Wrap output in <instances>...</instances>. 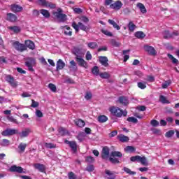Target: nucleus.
Wrapping results in <instances>:
<instances>
[{"label": "nucleus", "mask_w": 179, "mask_h": 179, "mask_svg": "<svg viewBox=\"0 0 179 179\" xmlns=\"http://www.w3.org/2000/svg\"><path fill=\"white\" fill-rule=\"evenodd\" d=\"M40 13H41V15H43V16H44V17H46V18H48L50 17V16H51V15L50 14V12H48V10L45 9H41L40 10Z\"/></svg>", "instance_id": "obj_33"}, {"label": "nucleus", "mask_w": 179, "mask_h": 179, "mask_svg": "<svg viewBox=\"0 0 179 179\" xmlns=\"http://www.w3.org/2000/svg\"><path fill=\"white\" fill-rule=\"evenodd\" d=\"M85 162L87 163H90V164L94 163V158L92 156H87L85 159Z\"/></svg>", "instance_id": "obj_51"}, {"label": "nucleus", "mask_w": 179, "mask_h": 179, "mask_svg": "<svg viewBox=\"0 0 179 179\" xmlns=\"http://www.w3.org/2000/svg\"><path fill=\"white\" fill-rule=\"evenodd\" d=\"M64 143H66V145H68L69 146L73 153H76V152H78V144L76 143V141H69L67 139H65Z\"/></svg>", "instance_id": "obj_3"}, {"label": "nucleus", "mask_w": 179, "mask_h": 179, "mask_svg": "<svg viewBox=\"0 0 179 179\" xmlns=\"http://www.w3.org/2000/svg\"><path fill=\"white\" fill-rule=\"evenodd\" d=\"M86 171H88L89 173H92V171H94V165H88L86 167Z\"/></svg>", "instance_id": "obj_57"}, {"label": "nucleus", "mask_w": 179, "mask_h": 179, "mask_svg": "<svg viewBox=\"0 0 179 179\" xmlns=\"http://www.w3.org/2000/svg\"><path fill=\"white\" fill-rule=\"evenodd\" d=\"M150 124L152 125V127H159V121L156 120H152L150 122Z\"/></svg>", "instance_id": "obj_61"}, {"label": "nucleus", "mask_w": 179, "mask_h": 179, "mask_svg": "<svg viewBox=\"0 0 179 179\" xmlns=\"http://www.w3.org/2000/svg\"><path fill=\"white\" fill-rule=\"evenodd\" d=\"M101 157L103 159V160H108V159L110 158V148L108 147L104 146L102 148Z\"/></svg>", "instance_id": "obj_5"}, {"label": "nucleus", "mask_w": 179, "mask_h": 179, "mask_svg": "<svg viewBox=\"0 0 179 179\" xmlns=\"http://www.w3.org/2000/svg\"><path fill=\"white\" fill-rule=\"evenodd\" d=\"M48 87L50 89L51 92H53V93L57 92V86H55V85L52 83H49Z\"/></svg>", "instance_id": "obj_44"}, {"label": "nucleus", "mask_w": 179, "mask_h": 179, "mask_svg": "<svg viewBox=\"0 0 179 179\" xmlns=\"http://www.w3.org/2000/svg\"><path fill=\"white\" fill-rule=\"evenodd\" d=\"M134 36L137 38H145V37H146V35L143 31H137L135 33Z\"/></svg>", "instance_id": "obj_34"}, {"label": "nucleus", "mask_w": 179, "mask_h": 179, "mask_svg": "<svg viewBox=\"0 0 179 179\" xmlns=\"http://www.w3.org/2000/svg\"><path fill=\"white\" fill-rule=\"evenodd\" d=\"M74 122L76 125H77V127H79L80 128H83V127L86 125V123L85 122V121L82 120V119H77Z\"/></svg>", "instance_id": "obj_24"}, {"label": "nucleus", "mask_w": 179, "mask_h": 179, "mask_svg": "<svg viewBox=\"0 0 179 179\" xmlns=\"http://www.w3.org/2000/svg\"><path fill=\"white\" fill-rule=\"evenodd\" d=\"M123 170L124 173H127V174H129V176H135V174H136V171H131V169L127 167H124Z\"/></svg>", "instance_id": "obj_40"}, {"label": "nucleus", "mask_w": 179, "mask_h": 179, "mask_svg": "<svg viewBox=\"0 0 179 179\" xmlns=\"http://www.w3.org/2000/svg\"><path fill=\"white\" fill-rule=\"evenodd\" d=\"M105 174H106V176H108V177H107L108 179H115L117 177L115 176V172H114L113 171H110L108 169L105 170Z\"/></svg>", "instance_id": "obj_20"}, {"label": "nucleus", "mask_w": 179, "mask_h": 179, "mask_svg": "<svg viewBox=\"0 0 179 179\" xmlns=\"http://www.w3.org/2000/svg\"><path fill=\"white\" fill-rule=\"evenodd\" d=\"M92 72L93 75H95V76H99V75H100V70L99 69V67L97 66H94L92 68Z\"/></svg>", "instance_id": "obj_35"}, {"label": "nucleus", "mask_w": 179, "mask_h": 179, "mask_svg": "<svg viewBox=\"0 0 179 179\" xmlns=\"http://www.w3.org/2000/svg\"><path fill=\"white\" fill-rule=\"evenodd\" d=\"M110 8L115 10H120V9L122 8V2H121V1H116L115 3L110 5Z\"/></svg>", "instance_id": "obj_11"}, {"label": "nucleus", "mask_w": 179, "mask_h": 179, "mask_svg": "<svg viewBox=\"0 0 179 179\" xmlns=\"http://www.w3.org/2000/svg\"><path fill=\"white\" fill-rule=\"evenodd\" d=\"M140 163H141L143 166H148V159L145 157H141Z\"/></svg>", "instance_id": "obj_49"}, {"label": "nucleus", "mask_w": 179, "mask_h": 179, "mask_svg": "<svg viewBox=\"0 0 179 179\" xmlns=\"http://www.w3.org/2000/svg\"><path fill=\"white\" fill-rule=\"evenodd\" d=\"M38 2L39 3V5H41L42 6H47L48 5V2L45 0H38Z\"/></svg>", "instance_id": "obj_62"}, {"label": "nucleus", "mask_w": 179, "mask_h": 179, "mask_svg": "<svg viewBox=\"0 0 179 179\" xmlns=\"http://www.w3.org/2000/svg\"><path fill=\"white\" fill-rule=\"evenodd\" d=\"M100 78L102 79H110V74L107 72L100 73H99Z\"/></svg>", "instance_id": "obj_42"}, {"label": "nucleus", "mask_w": 179, "mask_h": 179, "mask_svg": "<svg viewBox=\"0 0 179 179\" xmlns=\"http://www.w3.org/2000/svg\"><path fill=\"white\" fill-rule=\"evenodd\" d=\"M109 111L110 114L113 115L114 117H117V118H121V117H127L128 115V111L123 110L119 107L112 106L109 108Z\"/></svg>", "instance_id": "obj_1"}, {"label": "nucleus", "mask_w": 179, "mask_h": 179, "mask_svg": "<svg viewBox=\"0 0 179 179\" xmlns=\"http://www.w3.org/2000/svg\"><path fill=\"white\" fill-rule=\"evenodd\" d=\"M87 46L89 48H91L92 50H94V48H97L98 45L96 42H91L87 44Z\"/></svg>", "instance_id": "obj_46"}, {"label": "nucleus", "mask_w": 179, "mask_h": 179, "mask_svg": "<svg viewBox=\"0 0 179 179\" xmlns=\"http://www.w3.org/2000/svg\"><path fill=\"white\" fill-rule=\"evenodd\" d=\"M6 81L8 82L12 86V87H17V81L13 78V76L10 75H7L6 76Z\"/></svg>", "instance_id": "obj_6"}, {"label": "nucleus", "mask_w": 179, "mask_h": 179, "mask_svg": "<svg viewBox=\"0 0 179 179\" xmlns=\"http://www.w3.org/2000/svg\"><path fill=\"white\" fill-rule=\"evenodd\" d=\"M72 52L74 55H76V58H80L83 55L82 50H80L79 48H73Z\"/></svg>", "instance_id": "obj_14"}, {"label": "nucleus", "mask_w": 179, "mask_h": 179, "mask_svg": "<svg viewBox=\"0 0 179 179\" xmlns=\"http://www.w3.org/2000/svg\"><path fill=\"white\" fill-rule=\"evenodd\" d=\"M6 20L11 22V23H15L17 20V16L12 13H7Z\"/></svg>", "instance_id": "obj_13"}, {"label": "nucleus", "mask_w": 179, "mask_h": 179, "mask_svg": "<svg viewBox=\"0 0 179 179\" xmlns=\"http://www.w3.org/2000/svg\"><path fill=\"white\" fill-rule=\"evenodd\" d=\"M68 177H69V179H78V177L76 176V175L72 171L68 173Z\"/></svg>", "instance_id": "obj_54"}, {"label": "nucleus", "mask_w": 179, "mask_h": 179, "mask_svg": "<svg viewBox=\"0 0 179 179\" xmlns=\"http://www.w3.org/2000/svg\"><path fill=\"white\" fill-rule=\"evenodd\" d=\"M12 45L13 47L16 50V51H19L20 52H23V51H26V50H27L26 45L20 43L17 41H15Z\"/></svg>", "instance_id": "obj_2"}, {"label": "nucleus", "mask_w": 179, "mask_h": 179, "mask_svg": "<svg viewBox=\"0 0 179 179\" xmlns=\"http://www.w3.org/2000/svg\"><path fill=\"white\" fill-rule=\"evenodd\" d=\"M99 62L103 65V66L107 67L108 66V58L106 56H101L99 57Z\"/></svg>", "instance_id": "obj_15"}, {"label": "nucleus", "mask_w": 179, "mask_h": 179, "mask_svg": "<svg viewBox=\"0 0 179 179\" xmlns=\"http://www.w3.org/2000/svg\"><path fill=\"white\" fill-rule=\"evenodd\" d=\"M173 135H174V131H173V130H170L165 134V136L166 138H171V136H173Z\"/></svg>", "instance_id": "obj_59"}, {"label": "nucleus", "mask_w": 179, "mask_h": 179, "mask_svg": "<svg viewBox=\"0 0 179 179\" xmlns=\"http://www.w3.org/2000/svg\"><path fill=\"white\" fill-rule=\"evenodd\" d=\"M141 156L139 155H136V156H133V157H131L130 158V160L131 162H141Z\"/></svg>", "instance_id": "obj_50"}, {"label": "nucleus", "mask_w": 179, "mask_h": 179, "mask_svg": "<svg viewBox=\"0 0 179 179\" xmlns=\"http://www.w3.org/2000/svg\"><path fill=\"white\" fill-rule=\"evenodd\" d=\"M137 8L140 9L141 13H146V12H148V10H146V7H145V5H143V3H138Z\"/></svg>", "instance_id": "obj_27"}, {"label": "nucleus", "mask_w": 179, "mask_h": 179, "mask_svg": "<svg viewBox=\"0 0 179 179\" xmlns=\"http://www.w3.org/2000/svg\"><path fill=\"white\" fill-rule=\"evenodd\" d=\"M136 150V148L132 145H128L124 148V151L127 153H134Z\"/></svg>", "instance_id": "obj_30"}, {"label": "nucleus", "mask_w": 179, "mask_h": 179, "mask_svg": "<svg viewBox=\"0 0 179 179\" xmlns=\"http://www.w3.org/2000/svg\"><path fill=\"white\" fill-rule=\"evenodd\" d=\"M78 26L80 30H83V31H87L89 30V27L83 24L82 22H78Z\"/></svg>", "instance_id": "obj_41"}, {"label": "nucleus", "mask_w": 179, "mask_h": 179, "mask_svg": "<svg viewBox=\"0 0 179 179\" xmlns=\"http://www.w3.org/2000/svg\"><path fill=\"white\" fill-rule=\"evenodd\" d=\"M45 148L47 149H55V148H57V144H54L52 143H45Z\"/></svg>", "instance_id": "obj_39"}, {"label": "nucleus", "mask_w": 179, "mask_h": 179, "mask_svg": "<svg viewBox=\"0 0 179 179\" xmlns=\"http://www.w3.org/2000/svg\"><path fill=\"white\" fill-rule=\"evenodd\" d=\"M60 29H62V30H64V29H66V30H64V32L65 36H69V37L72 36V29L68 25L62 26Z\"/></svg>", "instance_id": "obj_16"}, {"label": "nucleus", "mask_w": 179, "mask_h": 179, "mask_svg": "<svg viewBox=\"0 0 179 179\" xmlns=\"http://www.w3.org/2000/svg\"><path fill=\"white\" fill-rule=\"evenodd\" d=\"M138 87H139V89H146V83H142V82H140V83H138Z\"/></svg>", "instance_id": "obj_55"}, {"label": "nucleus", "mask_w": 179, "mask_h": 179, "mask_svg": "<svg viewBox=\"0 0 179 179\" xmlns=\"http://www.w3.org/2000/svg\"><path fill=\"white\" fill-rule=\"evenodd\" d=\"M117 139H119L120 142H128L129 141V137L121 134L117 136Z\"/></svg>", "instance_id": "obj_29"}, {"label": "nucleus", "mask_w": 179, "mask_h": 179, "mask_svg": "<svg viewBox=\"0 0 179 179\" xmlns=\"http://www.w3.org/2000/svg\"><path fill=\"white\" fill-rule=\"evenodd\" d=\"M117 101L120 104H122V106H128L129 104V100H128V97L125 96H119Z\"/></svg>", "instance_id": "obj_10"}, {"label": "nucleus", "mask_w": 179, "mask_h": 179, "mask_svg": "<svg viewBox=\"0 0 179 179\" xmlns=\"http://www.w3.org/2000/svg\"><path fill=\"white\" fill-rule=\"evenodd\" d=\"M109 162L112 163V164H120V159H118L116 157H109Z\"/></svg>", "instance_id": "obj_37"}, {"label": "nucleus", "mask_w": 179, "mask_h": 179, "mask_svg": "<svg viewBox=\"0 0 179 179\" xmlns=\"http://www.w3.org/2000/svg\"><path fill=\"white\" fill-rule=\"evenodd\" d=\"M54 15L57 19H60L61 22H65V20H66V15L62 14V8H58L57 12H55Z\"/></svg>", "instance_id": "obj_8"}, {"label": "nucleus", "mask_w": 179, "mask_h": 179, "mask_svg": "<svg viewBox=\"0 0 179 179\" xmlns=\"http://www.w3.org/2000/svg\"><path fill=\"white\" fill-rule=\"evenodd\" d=\"M167 56L172 61L173 64H178V59H176L173 55L168 54Z\"/></svg>", "instance_id": "obj_45"}, {"label": "nucleus", "mask_w": 179, "mask_h": 179, "mask_svg": "<svg viewBox=\"0 0 179 179\" xmlns=\"http://www.w3.org/2000/svg\"><path fill=\"white\" fill-rule=\"evenodd\" d=\"M108 120V117L107 116L102 115H99L98 117V121L99 122L103 123V122H106Z\"/></svg>", "instance_id": "obj_31"}, {"label": "nucleus", "mask_w": 179, "mask_h": 179, "mask_svg": "<svg viewBox=\"0 0 179 179\" xmlns=\"http://www.w3.org/2000/svg\"><path fill=\"white\" fill-rule=\"evenodd\" d=\"M164 38H171V34L169 31H164Z\"/></svg>", "instance_id": "obj_53"}, {"label": "nucleus", "mask_w": 179, "mask_h": 179, "mask_svg": "<svg viewBox=\"0 0 179 179\" xmlns=\"http://www.w3.org/2000/svg\"><path fill=\"white\" fill-rule=\"evenodd\" d=\"M11 10L14 12V13H17L19 12H22L23 10V7L17 5V4H13L11 5Z\"/></svg>", "instance_id": "obj_18"}, {"label": "nucleus", "mask_w": 179, "mask_h": 179, "mask_svg": "<svg viewBox=\"0 0 179 179\" xmlns=\"http://www.w3.org/2000/svg\"><path fill=\"white\" fill-rule=\"evenodd\" d=\"M145 50L150 54V55H156V50L155 48L149 45L144 46Z\"/></svg>", "instance_id": "obj_17"}, {"label": "nucleus", "mask_w": 179, "mask_h": 179, "mask_svg": "<svg viewBox=\"0 0 179 179\" xmlns=\"http://www.w3.org/2000/svg\"><path fill=\"white\" fill-rule=\"evenodd\" d=\"M26 148H27V144L24 143H21L18 145V149H20V152H22V153L24 152V150H26Z\"/></svg>", "instance_id": "obj_38"}, {"label": "nucleus", "mask_w": 179, "mask_h": 179, "mask_svg": "<svg viewBox=\"0 0 179 179\" xmlns=\"http://www.w3.org/2000/svg\"><path fill=\"white\" fill-rule=\"evenodd\" d=\"M159 101H161V103L163 104H170V101L167 100V98H166L164 95H161L159 96Z\"/></svg>", "instance_id": "obj_32"}, {"label": "nucleus", "mask_w": 179, "mask_h": 179, "mask_svg": "<svg viewBox=\"0 0 179 179\" xmlns=\"http://www.w3.org/2000/svg\"><path fill=\"white\" fill-rule=\"evenodd\" d=\"M92 96L93 95L92 94V92H88L86 93L85 98L86 100H90V99H92Z\"/></svg>", "instance_id": "obj_64"}, {"label": "nucleus", "mask_w": 179, "mask_h": 179, "mask_svg": "<svg viewBox=\"0 0 179 179\" xmlns=\"http://www.w3.org/2000/svg\"><path fill=\"white\" fill-rule=\"evenodd\" d=\"M34 167L38 170L41 173H45V166L43 164H34Z\"/></svg>", "instance_id": "obj_19"}, {"label": "nucleus", "mask_w": 179, "mask_h": 179, "mask_svg": "<svg viewBox=\"0 0 179 179\" xmlns=\"http://www.w3.org/2000/svg\"><path fill=\"white\" fill-rule=\"evenodd\" d=\"M31 129L29 128H26L24 130H23L21 133H20V138H26L29 136V134H31Z\"/></svg>", "instance_id": "obj_22"}, {"label": "nucleus", "mask_w": 179, "mask_h": 179, "mask_svg": "<svg viewBox=\"0 0 179 179\" xmlns=\"http://www.w3.org/2000/svg\"><path fill=\"white\" fill-rule=\"evenodd\" d=\"M127 121H128L129 122H132L133 124H138V119L134 117H129L127 119Z\"/></svg>", "instance_id": "obj_47"}, {"label": "nucleus", "mask_w": 179, "mask_h": 179, "mask_svg": "<svg viewBox=\"0 0 179 179\" xmlns=\"http://www.w3.org/2000/svg\"><path fill=\"white\" fill-rule=\"evenodd\" d=\"M25 47L29 48V50H34V48H36V45H34V42L27 40L25 41Z\"/></svg>", "instance_id": "obj_23"}, {"label": "nucleus", "mask_w": 179, "mask_h": 179, "mask_svg": "<svg viewBox=\"0 0 179 179\" xmlns=\"http://www.w3.org/2000/svg\"><path fill=\"white\" fill-rule=\"evenodd\" d=\"M70 68H73L74 71H77L78 66H76V62H75V60H71L70 62Z\"/></svg>", "instance_id": "obj_52"}, {"label": "nucleus", "mask_w": 179, "mask_h": 179, "mask_svg": "<svg viewBox=\"0 0 179 179\" xmlns=\"http://www.w3.org/2000/svg\"><path fill=\"white\" fill-rule=\"evenodd\" d=\"M77 139H78L80 142H82L85 139V133L79 134L77 136Z\"/></svg>", "instance_id": "obj_60"}, {"label": "nucleus", "mask_w": 179, "mask_h": 179, "mask_svg": "<svg viewBox=\"0 0 179 179\" xmlns=\"http://www.w3.org/2000/svg\"><path fill=\"white\" fill-rule=\"evenodd\" d=\"M8 170L10 173H18L19 174H22V173H23V169L22 166H17L16 165L11 166Z\"/></svg>", "instance_id": "obj_9"}, {"label": "nucleus", "mask_w": 179, "mask_h": 179, "mask_svg": "<svg viewBox=\"0 0 179 179\" xmlns=\"http://www.w3.org/2000/svg\"><path fill=\"white\" fill-rule=\"evenodd\" d=\"M76 61L78 62L79 66H82L83 68H85L87 69V62L85 61V59L82 57H76Z\"/></svg>", "instance_id": "obj_12"}, {"label": "nucleus", "mask_w": 179, "mask_h": 179, "mask_svg": "<svg viewBox=\"0 0 179 179\" xmlns=\"http://www.w3.org/2000/svg\"><path fill=\"white\" fill-rule=\"evenodd\" d=\"M9 30H11L12 31H13V33H15V34H17L19 33H20V27H17V26H13V27H8Z\"/></svg>", "instance_id": "obj_28"}, {"label": "nucleus", "mask_w": 179, "mask_h": 179, "mask_svg": "<svg viewBox=\"0 0 179 179\" xmlns=\"http://www.w3.org/2000/svg\"><path fill=\"white\" fill-rule=\"evenodd\" d=\"M101 31L103 33V34H105V36H107L108 37H113V33L110 32L107 29H101Z\"/></svg>", "instance_id": "obj_48"}, {"label": "nucleus", "mask_w": 179, "mask_h": 179, "mask_svg": "<svg viewBox=\"0 0 179 179\" xmlns=\"http://www.w3.org/2000/svg\"><path fill=\"white\" fill-rule=\"evenodd\" d=\"M72 28L78 33V31H79V23L76 24V22H73L72 23Z\"/></svg>", "instance_id": "obj_56"}, {"label": "nucleus", "mask_w": 179, "mask_h": 179, "mask_svg": "<svg viewBox=\"0 0 179 179\" xmlns=\"http://www.w3.org/2000/svg\"><path fill=\"white\" fill-rule=\"evenodd\" d=\"M7 119L10 122H13L14 124H18L17 120L16 119H15V117H13V116H8V117H7Z\"/></svg>", "instance_id": "obj_58"}, {"label": "nucleus", "mask_w": 179, "mask_h": 179, "mask_svg": "<svg viewBox=\"0 0 179 179\" xmlns=\"http://www.w3.org/2000/svg\"><path fill=\"white\" fill-rule=\"evenodd\" d=\"M17 134H19V131L16 129H6L2 131L1 135H3V136H12Z\"/></svg>", "instance_id": "obj_4"}, {"label": "nucleus", "mask_w": 179, "mask_h": 179, "mask_svg": "<svg viewBox=\"0 0 179 179\" xmlns=\"http://www.w3.org/2000/svg\"><path fill=\"white\" fill-rule=\"evenodd\" d=\"M110 157H119V159H121L122 153L120 151H113L110 152Z\"/></svg>", "instance_id": "obj_25"}, {"label": "nucleus", "mask_w": 179, "mask_h": 179, "mask_svg": "<svg viewBox=\"0 0 179 179\" xmlns=\"http://www.w3.org/2000/svg\"><path fill=\"white\" fill-rule=\"evenodd\" d=\"M64 68H65V62H64L62 59H59L57 62L56 71H62V69H64Z\"/></svg>", "instance_id": "obj_21"}, {"label": "nucleus", "mask_w": 179, "mask_h": 179, "mask_svg": "<svg viewBox=\"0 0 179 179\" xmlns=\"http://www.w3.org/2000/svg\"><path fill=\"white\" fill-rule=\"evenodd\" d=\"M32 103L31 105V107H32L33 108H37V107H38V102L34 101V99L31 100Z\"/></svg>", "instance_id": "obj_63"}, {"label": "nucleus", "mask_w": 179, "mask_h": 179, "mask_svg": "<svg viewBox=\"0 0 179 179\" xmlns=\"http://www.w3.org/2000/svg\"><path fill=\"white\" fill-rule=\"evenodd\" d=\"M170 85H171V80H168L162 83V89H167Z\"/></svg>", "instance_id": "obj_43"}, {"label": "nucleus", "mask_w": 179, "mask_h": 179, "mask_svg": "<svg viewBox=\"0 0 179 179\" xmlns=\"http://www.w3.org/2000/svg\"><path fill=\"white\" fill-rule=\"evenodd\" d=\"M108 23H109V24H111L112 26H113L114 29H116V30L121 29V27H120V25H117V22H115V21H114V20H108Z\"/></svg>", "instance_id": "obj_26"}, {"label": "nucleus", "mask_w": 179, "mask_h": 179, "mask_svg": "<svg viewBox=\"0 0 179 179\" xmlns=\"http://www.w3.org/2000/svg\"><path fill=\"white\" fill-rule=\"evenodd\" d=\"M128 28L129 31L132 32L134 31L135 29H136V25H135L132 21H130L128 24Z\"/></svg>", "instance_id": "obj_36"}, {"label": "nucleus", "mask_w": 179, "mask_h": 179, "mask_svg": "<svg viewBox=\"0 0 179 179\" xmlns=\"http://www.w3.org/2000/svg\"><path fill=\"white\" fill-rule=\"evenodd\" d=\"M36 64V59L33 57H30L28 59V62H25L26 66H27L29 71L31 72H34V69H33V65Z\"/></svg>", "instance_id": "obj_7"}]
</instances>
